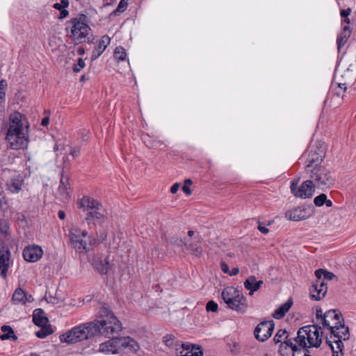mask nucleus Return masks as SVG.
Wrapping results in <instances>:
<instances>
[{"label":"nucleus","mask_w":356,"mask_h":356,"mask_svg":"<svg viewBox=\"0 0 356 356\" xmlns=\"http://www.w3.org/2000/svg\"><path fill=\"white\" fill-rule=\"evenodd\" d=\"M22 184L23 179L18 175L8 179L6 183V187L11 193H17L22 190Z\"/></svg>","instance_id":"nucleus-24"},{"label":"nucleus","mask_w":356,"mask_h":356,"mask_svg":"<svg viewBox=\"0 0 356 356\" xmlns=\"http://www.w3.org/2000/svg\"><path fill=\"white\" fill-rule=\"evenodd\" d=\"M10 251L3 241L0 240V275L6 278L10 264Z\"/></svg>","instance_id":"nucleus-13"},{"label":"nucleus","mask_w":356,"mask_h":356,"mask_svg":"<svg viewBox=\"0 0 356 356\" xmlns=\"http://www.w3.org/2000/svg\"><path fill=\"white\" fill-rule=\"evenodd\" d=\"M324 272L323 277L325 280H332L334 277H336V275L332 272H329L326 270H324Z\"/></svg>","instance_id":"nucleus-49"},{"label":"nucleus","mask_w":356,"mask_h":356,"mask_svg":"<svg viewBox=\"0 0 356 356\" xmlns=\"http://www.w3.org/2000/svg\"><path fill=\"white\" fill-rule=\"evenodd\" d=\"M80 207L84 208L87 210H101L102 205L97 200L90 198V197L85 196L80 202Z\"/></svg>","instance_id":"nucleus-23"},{"label":"nucleus","mask_w":356,"mask_h":356,"mask_svg":"<svg viewBox=\"0 0 356 356\" xmlns=\"http://www.w3.org/2000/svg\"><path fill=\"white\" fill-rule=\"evenodd\" d=\"M166 241L172 245H175L177 246H184V243H186V240L181 238H179L177 236H171L168 238H166Z\"/></svg>","instance_id":"nucleus-38"},{"label":"nucleus","mask_w":356,"mask_h":356,"mask_svg":"<svg viewBox=\"0 0 356 356\" xmlns=\"http://www.w3.org/2000/svg\"><path fill=\"white\" fill-rule=\"evenodd\" d=\"M91 324L95 326V337L102 335L109 337L110 335L118 333L122 330V323L116 318L112 311L108 307L103 306L99 311L97 318L91 321Z\"/></svg>","instance_id":"nucleus-2"},{"label":"nucleus","mask_w":356,"mask_h":356,"mask_svg":"<svg viewBox=\"0 0 356 356\" xmlns=\"http://www.w3.org/2000/svg\"><path fill=\"white\" fill-rule=\"evenodd\" d=\"M263 283L262 280L257 281L255 276L252 275L245 280L243 284L244 287L250 291L249 294L252 296L261 287Z\"/></svg>","instance_id":"nucleus-21"},{"label":"nucleus","mask_w":356,"mask_h":356,"mask_svg":"<svg viewBox=\"0 0 356 356\" xmlns=\"http://www.w3.org/2000/svg\"><path fill=\"white\" fill-rule=\"evenodd\" d=\"M307 347L299 346V343L294 342L292 348V356H306L309 353Z\"/></svg>","instance_id":"nucleus-33"},{"label":"nucleus","mask_w":356,"mask_h":356,"mask_svg":"<svg viewBox=\"0 0 356 356\" xmlns=\"http://www.w3.org/2000/svg\"><path fill=\"white\" fill-rule=\"evenodd\" d=\"M326 343L329 345V346L331 348L332 350L333 355H337L339 356V353L341 352L339 349L335 350V348L332 345V343H334L332 340L328 339V338L326 339Z\"/></svg>","instance_id":"nucleus-48"},{"label":"nucleus","mask_w":356,"mask_h":356,"mask_svg":"<svg viewBox=\"0 0 356 356\" xmlns=\"http://www.w3.org/2000/svg\"><path fill=\"white\" fill-rule=\"evenodd\" d=\"M326 293V289H320L315 283L310 288V298L312 300L319 301L325 296Z\"/></svg>","instance_id":"nucleus-28"},{"label":"nucleus","mask_w":356,"mask_h":356,"mask_svg":"<svg viewBox=\"0 0 356 356\" xmlns=\"http://www.w3.org/2000/svg\"><path fill=\"white\" fill-rule=\"evenodd\" d=\"M43 254V250L38 245H32L26 247L23 251L24 259L29 262H35L38 261Z\"/></svg>","instance_id":"nucleus-16"},{"label":"nucleus","mask_w":356,"mask_h":356,"mask_svg":"<svg viewBox=\"0 0 356 356\" xmlns=\"http://www.w3.org/2000/svg\"><path fill=\"white\" fill-rule=\"evenodd\" d=\"M70 184H69V178L67 176H65L64 174H62L60 185L58 188V194L60 196V198L63 201L67 200L70 197Z\"/></svg>","instance_id":"nucleus-18"},{"label":"nucleus","mask_w":356,"mask_h":356,"mask_svg":"<svg viewBox=\"0 0 356 356\" xmlns=\"http://www.w3.org/2000/svg\"><path fill=\"white\" fill-rule=\"evenodd\" d=\"M325 269L319 268L315 271V275L316 277V280H321V277L323 276V273Z\"/></svg>","instance_id":"nucleus-54"},{"label":"nucleus","mask_w":356,"mask_h":356,"mask_svg":"<svg viewBox=\"0 0 356 356\" xmlns=\"http://www.w3.org/2000/svg\"><path fill=\"white\" fill-rule=\"evenodd\" d=\"M86 64L83 58H79L78 59V62L76 64H75L73 67V71L74 72H79L81 71V69H83L85 67Z\"/></svg>","instance_id":"nucleus-47"},{"label":"nucleus","mask_w":356,"mask_h":356,"mask_svg":"<svg viewBox=\"0 0 356 356\" xmlns=\"http://www.w3.org/2000/svg\"><path fill=\"white\" fill-rule=\"evenodd\" d=\"M49 123V117H44L42 121H41V125L43 127H46Z\"/></svg>","instance_id":"nucleus-62"},{"label":"nucleus","mask_w":356,"mask_h":356,"mask_svg":"<svg viewBox=\"0 0 356 356\" xmlns=\"http://www.w3.org/2000/svg\"><path fill=\"white\" fill-rule=\"evenodd\" d=\"M26 293L21 288H17L13 295V301L15 303H26Z\"/></svg>","instance_id":"nucleus-32"},{"label":"nucleus","mask_w":356,"mask_h":356,"mask_svg":"<svg viewBox=\"0 0 356 356\" xmlns=\"http://www.w3.org/2000/svg\"><path fill=\"white\" fill-rule=\"evenodd\" d=\"M95 326L90 322H87L79 325L75 326L65 334L60 336V340L68 344L76 343L77 342L94 337Z\"/></svg>","instance_id":"nucleus-6"},{"label":"nucleus","mask_w":356,"mask_h":356,"mask_svg":"<svg viewBox=\"0 0 356 356\" xmlns=\"http://www.w3.org/2000/svg\"><path fill=\"white\" fill-rule=\"evenodd\" d=\"M300 179H293L291 182L290 189L292 194L296 197L302 199L310 198L313 196L316 185L309 179L303 181L301 185L298 187Z\"/></svg>","instance_id":"nucleus-9"},{"label":"nucleus","mask_w":356,"mask_h":356,"mask_svg":"<svg viewBox=\"0 0 356 356\" xmlns=\"http://www.w3.org/2000/svg\"><path fill=\"white\" fill-rule=\"evenodd\" d=\"M69 6V1L68 0H61L60 3H55L53 5V8L59 11L62 10L63 8H66Z\"/></svg>","instance_id":"nucleus-44"},{"label":"nucleus","mask_w":356,"mask_h":356,"mask_svg":"<svg viewBox=\"0 0 356 356\" xmlns=\"http://www.w3.org/2000/svg\"><path fill=\"white\" fill-rule=\"evenodd\" d=\"M238 297L232 300V304H226L229 309L238 313H244L248 308V302L243 294H237Z\"/></svg>","instance_id":"nucleus-17"},{"label":"nucleus","mask_w":356,"mask_h":356,"mask_svg":"<svg viewBox=\"0 0 356 356\" xmlns=\"http://www.w3.org/2000/svg\"><path fill=\"white\" fill-rule=\"evenodd\" d=\"M114 58L118 61H124L126 59L127 54L122 47H117L114 50Z\"/></svg>","instance_id":"nucleus-37"},{"label":"nucleus","mask_w":356,"mask_h":356,"mask_svg":"<svg viewBox=\"0 0 356 356\" xmlns=\"http://www.w3.org/2000/svg\"><path fill=\"white\" fill-rule=\"evenodd\" d=\"M9 225L6 220H0V232L5 235L9 234Z\"/></svg>","instance_id":"nucleus-45"},{"label":"nucleus","mask_w":356,"mask_h":356,"mask_svg":"<svg viewBox=\"0 0 356 356\" xmlns=\"http://www.w3.org/2000/svg\"><path fill=\"white\" fill-rule=\"evenodd\" d=\"M239 273V269L238 268H234L232 269L231 271L229 272V274L230 276H234V275H238Z\"/></svg>","instance_id":"nucleus-63"},{"label":"nucleus","mask_w":356,"mask_h":356,"mask_svg":"<svg viewBox=\"0 0 356 356\" xmlns=\"http://www.w3.org/2000/svg\"><path fill=\"white\" fill-rule=\"evenodd\" d=\"M343 321L344 319L339 310L330 309L323 314L322 325L324 328L334 332V330H337V325Z\"/></svg>","instance_id":"nucleus-10"},{"label":"nucleus","mask_w":356,"mask_h":356,"mask_svg":"<svg viewBox=\"0 0 356 356\" xmlns=\"http://www.w3.org/2000/svg\"><path fill=\"white\" fill-rule=\"evenodd\" d=\"M293 299L290 298L284 304L281 305L273 313V316L276 319L282 318L286 312L290 309L293 305Z\"/></svg>","instance_id":"nucleus-26"},{"label":"nucleus","mask_w":356,"mask_h":356,"mask_svg":"<svg viewBox=\"0 0 356 356\" xmlns=\"http://www.w3.org/2000/svg\"><path fill=\"white\" fill-rule=\"evenodd\" d=\"M7 86V82L5 79H1L0 81V104L5 102Z\"/></svg>","instance_id":"nucleus-40"},{"label":"nucleus","mask_w":356,"mask_h":356,"mask_svg":"<svg viewBox=\"0 0 356 356\" xmlns=\"http://www.w3.org/2000/svg\"><path fill=\"white\" fill-rule=\"evenodd\" d=\"M79 153H80L79 148H73L71 149L70 154L72 155L74 158H76L79 155Z\"/></svg>","instance_id":"nucleus-57"},{"label":"nucleus","mask_w":356,"mask_h":356,"mask_svg":"<svg viewBox=\"0 0 356 356\" xmlns=\"http://www.w3.org/2000/svg\"><path fill=\"white\" fill-rule=\"evenodd\" d=\"M93 266L95 270L101 275L107 274L109 268L110 264L107 257L103 258L102 257H97L93 259Z\"/></svg>","instance_id":"nucleus-19"},{"label":"nucleus","mask_w":356,"mask_h":356,"mask_svg":"<svg viewBox=\"0 0 356 356\" xmlns=\"http://www.w3.org/2000/svg\"><path fill=\"white\" fill-rule=\"evenodd\" d=\"M184 350H189L191 345L183 343L181 345ZM182 351L180 352L179 356H203V352L200 346L195 347V345L191 344V350L186 353L185 355L182 354Z\"/></svg>","instance_id":"nucleus-29"},{"label":"nucleus","mask_w":356,"mask_h":356,"mask_svg":"<svg viewBox=\"0 0 356 356\" xmlns=\"http://www.w3.org/2000/svg\"><path fill=\"white\" fill-rule=\"evenodd\" d=\"M350 13H351V9L350 8H348L347 9L341 10L340 12V15L342 17L346 18V17H348Z\"/></svg>","instance_id":"nucleus-53"},{"label":"nucleus","mask_w":356,"mask_h":356,"mask_svg":"<svg viewBox=\"0 0 356 356\" xmlns=\"http://www.w3.org/2000/svg\"><path fill=\"white\" fill-rule=\"evenodd\" d=\"M140 346L134 339L127 337H113L99 344L97 352L104 355H115L122 353L124 349L136 353Z\"/></svg>","instance_id":"nucleus-3"},{"label":"nucleus","mask_w":356,"mask_h":356,"mask_svg":"<svg viewBox=\"0 0 356 356\" xmlns=\"http://www.w3.org/2000/svg\"><path fill=\"white\" fill-rule=\"evenodd\" d=\"M321 327L318 325H309L300 328L297 332L296 337L293 340L299 343L302 347H315L318 348L322 342V332L319 330Z\"/></svg>","instance_id":"nucleus-4"},{"label":"nucleus","mask_w":356,"mask_h":356,"mask_svg":"<svg viewBox=\"0 0 356 356\" xmlns=\"http://www.w3.org/2000/svg\"><path fill=\"white\" fill-rule=\"evenodd\" d=\"M327 195L321 193L314 199V203L316 207H322L324 205Z\"/></svg>","instance_id":"nucleus-42"},{"label":"nucleus","mask_w":356,"mask_h":356,"mask_svg":"<svg viewBox=\"0 0 356 356\" xmlns=\"http://www.w3.org/2000/svg\"><path fill=\"white\" fill-rule=\"evenodd\" d=\"M175 339L173 334H167L163 337V342L168 347L172 348L174 346Z\"/></svg>","instance_id":"nucleus-43"},{"label":"nucleus","mask_w":356,"mask_h":356,"mask_svg":"<svg viewBox=\"0 0 356 356\" xmlns=\"http://www.w3.org/2000/svg\"><path fill=\"white\" fill-rule=\"evenodd\" d=\"M1 330L3 332V334L0 337L1 340L13 339L15 341L17 339V337L15 334L13 329L10 325H3L1 326Z\"/></svg>","instance_id":"nucleus-30"},{"label":"nucleus","mask_w":356,"mask_h":356,"mask_svg":"<svg viewBox=\"0 0 356 356\" xmlns=\"http://www.w3.org/2000/svg\"><path fill=\"white\" fill-rule=\"evenodd\" d=\"M110 42L111 38L107 35H104L98 41L97 45L95 47L91 56L92 60H96L105 51Z\"/></svg>","instance_id":"nucleus-20"},{"label":"nucleus","mask_w":356,"mask_h":356,"mask_svg":"<svg viewBox=\"0 0 356 356\" xmlns=\"http://www.w3.org/2000/svg\"><path fill=\"white\" fill-rule=\"evenodd\" d=\"M289 333L285 330H279L274 337L275 343H284L285 341L293 340V338H289Z\"/></svg>","instance_id":"nucleus-31"},{"label":"nucleus","mask_w":356,"mask_h":356,"mask_svg":"<svg viewBox=\"0 0 356 356\" xmlns=\"http://www.w3.org/2000/svg\"><path fill=\"white\" fill-rule=\"evenodd\" d=\"M323 151L318 152L316 150L311 149L306 161L305 172L311 170L315 166H321V163L323 160Z\"/></svg>","instance_id":"nucleus-15"},{"label":"nucleus","mask_w":356,"mask_h":356,"mask_svg":"<svg viewBox=\"0 0 356 356\" xmlns=\"http://www.w3.org/2000/svg\"><path fill=\"white\" fill-rule=\"evenodd\" d=\"M128 1L129 0H120L118 7L110 14V16H117L124 12L128 6Z\"/></svg>","instance_id":"nucleus-36"},{"label":"nucleus","mask_w":356,"mask_h":356,"mask_svg":"<svg viewBox=\"0 0 356 356\" xmlns=\"http://www.w3.org/2000/svg\"><path fill=\"white\" fill-rule=\"evenodd\" d=\"M179 184L178 183H175L174 184L171 188H170V192L172 193V194H175L177 192V191L179 190Z\"/></svg>","instance_id":"nucleus-60"},{"label":"nucleus","mask_w":356,"mask_h":356,"mask_svg":"<svg viewBox=\"0 0 356 356\" xmlns=\"http://www.w3.org/2000/svg\"><path fill=\"white\" fill-rule=\"evenodd\" d=\"M341 33L347 35L348 36H350L351 30H350V28L349 27V26H348V25L344 26L343 28V31H342Z\"/></svg>","instance_id":"nucleus-58"},{"label":"nucleus","mask_w":356,"mask_h":356,"mask_svg":"<svg viewBox=\"0 0 356 356\" xmlns=\"http://www.w3.org/2000/svg\"><path fill=\"white\" fill-rule=\"evenodd\" d=\"M310 179L318 187L330 188L334 185L335 179L332 172L324 166H315L306 172Z\"/></svg>","instance_id":"nucleus-8"},{"label":"nucleus","mask_w":356,"mask_h":356,"mask_svg":"<svg viewBox=\"0 0 356 356\" xmlns=\"http://www.w3.org/2000/svg\"><path fill=\"white\" fill-rule=\"evenodd\" d=\"M221 270L225 273H229V268L228 264H227L225 262H222L220 264Z\"/></svg>","instance_id":"nucleus-55"},{"label":"nucleus","mask_w":356,"mask_h":356,"mask_svg":"<svg viewBox=\"0 0 356 356\" xmlns=\"http://www.w3.org/2000/svg\"><path fill=\"white\" fill-rule=\"evenodd\" d=\"M323 314L322 309L321 307H317L316 310V317L317 319H321V323H323Z\"/></svg>","instance_id":"nucleus-51"},{"label":"nucleus","mask_w":356,"mask_h":356,"mask_svg":"<svg viewBox=\"0 0 356 356\" xmlns=\"http://www.w3.org/2000/svg\"><path fill=\"white\" fill-rule=\"evenodd\" d=\"M182 191L186 193L187 195H190L192 194V191L190 188L189 186L184 185L182 186Z\"/></svg>","instance_id":"nucleus-59"},{"label":"nucleus","mask_w":356,"mask_h":356,"mask_svg":"<svg viewBox=\"0 0 356 356\" xmlns=\"http://www.w3.org/2000/svg\"><path fill=\"white\" fill-rule=\"evenodd\" d=\"M100 210H91L87 217L86 218V220L87 221H97V222H102L104 220V214L102 213Z\"/></svg>","instance_id":"nucleus-35"},{"label":"nucleus","mask_w":356,"mask_h":356,"mask_svg":"<svg viewBox=\"0 0 356 356\" xmlns=\"http://www.w3.org/2000/svg\"><path fill=\"white\" fill-rule=\"evenodd\" d=\"M29 125L26 118L19 112L12 113L9 116V127L6 136V140L10 148L21 149L27 148Z\"/></svg>","instance_id":"nucleus-1"},{"label":"nucleus","mask_w":356,"mask_h":356,"mask_svg":"<svg viewBox=\"0 0 356 356\" xmlns=\"http://www.w3.org/2000/svg\"><path fill=\"white\" fill-rule=\"evenodd\" d=\"M237 294H243L234 286H227L222 292V298L226 304H232V300L238 297Z\"/></svg>","instance_id":"nucleus-22"},{"label":"nucleus","mask_w":356,"mask_h":356,"mask_svg":"<svg viewBox=\"0 0 356 356\" xmlns=\"http://www.w3.org/2000/svg\"><path fill=\"white\" fill-rule=\"evenodd\" d=\"M257 228L263 234H266L269 232V229L267 227L262 226L261 224L259 225Z\"/></svg>","instance_id":"nucleus-61"},{"label":"nucleus","mask_w":356,"mask_h":356,"mask_svg":"<svg viewBox=\"0 0 356 356\" xmlns=\"http://www.w3.org/2000/svg\"><path fill=\"white\" fill-rule=\"evenodd\" d=\"M275 323L273 320L262 321L254 329V334L259 341H265L269 339L273 332Z\"/></svg>","instance_id":"nucleus-12"},{"label":"nucleus","mask_w":356,"mask_h":356,"mask_svg":"<svg viewBox=\"0 0 356 356\" xmlns=\"http://www.w3.org/2000/svg\"><path fill=\"white\" fill-rule=\"evenodd\" d=\"M184 247L196 257H200L203 251L201 245V241L200 239L197 238H194V240L189 244L186 241V243H184Z\"/></svg>","instance_id":"nucleus-27"},{"label":"nucleus","mask_w":356,"mask_h":356,"mask_svg":"<svg viewBox=\"0 0 356 356\" xmlns=\"http://www.w3.org/2000/svg\"><path fill=\"white\" fill-rule=\"evenodd\" d=\"M312 213L313 211L309 207H298L287 211L285 213V216L290 220L300 221L307 219L312 215Z\"/></svg>","instance_id":"nucleus-14"},{"label":"nucleus","mask_w":356,"mask_h":356,"mask_svg":"<svg viewBox=\"0 0 356 356\" xmlns=\"http://www.w3.org/2000/svg\"><path fill=\"white\" fill-rule=\"evenodd\" d=\"M69 15V11L66 10L65 8H63L62 10L60 11V15L58 17L59 19H63L66 18Z\"/></svg>","instance_id":"nucleus-52"},{"label":"nucleus","mask_w":356,"mask_h":356,"mask_svg":"<svg viewBox=\"0 0 356 356\" xmlns=\"http://www.w3.org/2000/svg\"><path fill=\"white\" fill-rule=\"evenodd\" d=\"M330 331V337L328 339L332 340L336 344V348L342 351L343 348V343L342 340H348L350 337L349 328L343 323H339L337 325V330Z\"/></svg>","instance_id":"nucleus-11"},{"label":"nucleus","mask_w":356,"mask_h":356,"mask_svg":"<svg viewBox=\"0 0 356 356\" xmlns=\"http://www.w3.org/2000/svg\"><path fill=\"white\" fill-rule=\"evenodd\" d=\"M42 328L35 332L36 337H38L40 339H44L48 335L51 334L53 331L50 327H41Z\"/></svg>","instance_id":"nucleus-39"},{"label":"nucleus","mask_w":356,"mask_h":356,"mask_svg":"<svg viewBox=\"0 0 356 356\" xmlns=\"http://www.w3.org/2000/svg\"><path fill=\"white\" fill-rule=\"evenodd\" d=\"M81 15L79 17L72 18L66 22L65 31L67 35L73 41L74 44L88 41V35L91 29L90 26L81 19L85 17Z\"/></svg>","instance_id":"nucleus-5"},{"label":"nucleus","mask_w":356,"mask_h":356,"mask_svg":"<svg viewBox=\"0 0 356 356\" xmlns=\"http://www.w3.org/2000/svg\"><path fill=\"white\" fill-rule=\"evenodd\" d=\"M69 236L72 248L79 253L90 251L95 243V239L88 235L86 230L74 229L70 232Z\"/></svg>","instance_id":"nucleus-7"},{"label":"nucleus","mask_w":356,"mask_h":356,"mask_svg":"<svg viewBox=\"0 0 356 356\" xmlns=\"http://www.w3.org/2000/svg\"><path fill=\"white\" fill-rule=\"evenodd\" d=\"M295 341L294 340H289L285 341L284 343H282L280 344L279 347V353L282 356H286L288 355L289 353L287 352L288 349L292 350L293 343Z\"/></svg>","instance_id":"nucleus-34"},{"label":"nucleus","mask_w":356,"mask_h":356,"mask_svg":"<svg viewBox=\"0 0 356 356\" xmlns=\"http://www.w3.org/2000/svg\"><path fill=\"white\" fill-rule=\"evenodd\" d=\"M218 305L213 300H209L206 306V309L207 312H216L218 311Z\"/></svg>","instance_id":"nucleus-46"},{"label":"nucleus","mask_w":356,"mask_h":356,"mask_svg":"<svg viewBox=\"0 0 356 356\" xmlns=\"http://www.w3.org/2000/svg\"><path fill=\"white\" fill-rule=\"evenodd\" d=\"M58 216L60 220H64L65 218V213L64 211H62V210L58 211Z\"/></svg>","instance_id":"nucleus-64"},{"label":"nucleus","mask_w":356,"mask_h":356,"mask_svg":"<svg viewBox=\"0 0 356 356\" xmlns=\"http://www.w3.org/2000/svg\"><path fill=\"white\" fill-rule=\"evenodd\" d=\"M33 322L37 326L44 327L49 323V320L42 309H36L33 312Z\"/></svg>","instance_id":"nucleus-25"},{"label":"nucleus","mask_w":356,"mask_h":356,"mask_svg":"<svg viewBox=\"0 0 356 356\" xmlns=\"http://www.w3.org/2000/svg\"><path fill=\"white\" fill-rule=\"evenodd\" d=\"M320 289H326L327 291V284L321 280H316L314 282Z\"/></svg>","instance_id":"nucleus-50"},{"label":"nucleus","mask_w":356,"mask_h":356,"mask_svg":"<svg viewBox=\"0 0 356 356\" xmlns=\"http://www.w3.org/2000/svg\"><path fill=\"white\" fill-rule=\"evenodd\" d=\"M232 352L233 355H235L240 353V347L238 343H235L233 344V349H232Z\"/></svg>","instance_id":"nucleus-56"},{"label":"nucleus","mask_w":356,"mask_h":356,"mask_svg":"<svg viewBox=\"0 0 356 356\" xmlns=\"http://www.w3.org/2000/svg\"><path fill=\"white\" fill-rule=\"evenodd\" d=\"M349 38L350 36L342 33H341V35L337 38V49L339 51H340L341 48L346 43Z\"/></svg>","instance_id":"nucleus-41"}]
</instances>
